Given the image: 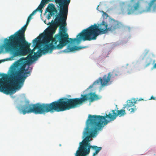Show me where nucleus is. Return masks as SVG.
Here are the masks:
<instances>
[{"mask_svg":"<svg viewBox=\"0 0 156 156\" xmlns=\"http://www.w3.org/2000/svg\"><path fill=\"white\" fill-rule=\"evenodd\" d=\"M53 22L52 20L51 27L45 32L43 38V49H39L36 52H34L36 49L35 45L40 41L41 38L39 36L33 40V43L35 46L31 50L30 48V44L26 42L25 37V32L29 23L27 21L25 25L9 36V39H5L4 44L0 46V54L4 48L6 51L10 53L13 57L24 56L28 54L26 58H22L16 62L15 67L11 71V76L22 74L28 62H32L33 60L40 57L41 53L45 54L48 52L51 53L53 50L61 49L70 42L68 35L66 42H61L60 40L55 39V36L62 31L60 28L61 24L58 26L52 25Z\"/></svg>","mask_w":156,"mask_h":156,"instance_id":"1","label":"nucleus"},{"mask_svg":"<svg viewBox=\"0 0 156 156\" xmlns=\"http://www.w3.org/2000/svg\"><path fill=\"white\" fill-rule=\"evenodd\" d=\"M80 98H63L50 103L42 104H26L21 107L23 114L34 113L42 114L48 112H60L69 110L82 105L87 100L92 102L98 98V96L94 93L81 94Z\"/></svg>","mask_w":156,"mask_h":156,"instance_id":"2","label":"nucleus"},{"mask_svg":"<svg viewBox=\"0 0 156 156\" xmlns=\"http://www.w3.org/2000/svg\"><path fill=\"white\" fill-rule=\"evenodd\" d=\"M12 67L10 70L9 76L6 74H3L2 78H0V91L8 95L15 93L16 90L20 89L23 86L26 78L30 75V71H28L29 68L28 65L27 68L25 69L23 73L21 74L11 76V71ZM1 74H0V76Z\"/></svg>","mask_w":156,"mask_h":156,"instance_id":"3","label":"nucleus"},{"mask_svg":"<svg viewBox=\"0 0 156 156\" xmlns=\"http://www.w3.org/2000/svg\"><path fill=\"white\" fill-rule=\"evenodd\" d=\"M88 126L86 128V131L84 132V136L86 137L82 142L80 143V145L78 150L76 151V156H79L80 152H83L85 154H89L90 152L91 146L90 145V139L93 137L97 134L98 131L101 129L104 125L108 124V121H101L96 115H89L88 119L87 120Z\"/></svg>","mask_w":156,"mask_h":156,"instance_id":"4","label":"nucleus"},{"mask_svg":"<svg viewBox=\"0 0 156 156\" xmlns=\"http://www.w3.org/2000/svg\"><path fill=\"white\" fill-rule=\"evenodd\" d=\"M118 23H114L108 28V25L104 21H103L98 25L94 24L83 30L76 36V38L73 39L69 37L68 40L77 44L80 43L82 40L85 41L95 40L100 35L106 34L108 31L114 30L118 27Z\"/></svg>","mask_w":156,"mask_h":156,"instance_id":"5","label":"nucleus"},{"mask_svg":"<svg viewBox=\"0 0 156 156\" xmlns=\"http://www.w3.org/2000/svg\"><path fill=\"white\" fill-rule=\"evenodd\" d=\"M56 4L59 6V12L55 16V22H53L52 25L58 26L61 24L60 28L62 30L58 35L55 36V39L60 40V42H66L68 38V34L66 32L65 27L66 25V21L67 18L68 6L70 0H55Z\"/></svg>","mask_w":156,"mask_h":156,"instance_id":"6","label":"nucleus"},{"mask_svg":"<svg viewBox=\"0 0 156 156\" xmlns=\"http://www.w3.org/2000/svg\"><path fill=\"white\" fill-rule=\"evenodd\" d=\"M115 111V110H112V113H109L108 115L106 114L104 116L97 115V116L101 121L105 122L107 121L108 123L110 121L114 120L118 116L119 117L123 116L126 114L125 110L123 109L117 110L116 111L117 113H116Z\"/></svg>","mask_w":156,"mask_h":156,"instance_id":"7","label":"nucleus"},{"mask_svg":"<svg viewBox=\"0 0 156 156\" xmlns=\"http://www.w3.org/2000/svg\"><path fill=\"white\" fill-rule=\"evenodd\" d=\"M119 74L120 73L117 70H114L112 72L108 73L107 75H104L103 78L99 77L98 80H97L92 85H91L89 87V88H92L93 85L98 84L100 82L102 86H105L110 81L112 78L118 76Z\"/></svg>","mask_w":156,"mask_h":156,"instance_id":"8","label":"nucleus"},{"mask_svg":"<svg viewBox=\"0 0 156 156\" xmlns=\"http://www.w3.org/2000/svg\"><path fill=\"white\" fill-rule=\"evenodd\" d=\"M143 0H139L133 6L130 5H128L126 10L127 14L129 15L133 14L135 11H138L140 8V3Z\"/></svg>","mask_w":156,"mask_h":156,"instance_id":"9","label":"nucleus"},{"mask_svg":"<svg viewBox=\"0 0 156 156\" xmlns=\"http://www.w3.org/2000/svg\"><path fill=\"white\" fill-rule=\"evenodd\" d=\"M133 100V101L130 100L128 101L126 106L123 108H126L127 110L130 111L131 113H134L136 110V106H134L133 108H131L132 106H134L136 103L135 99H134Z\"/></svg>","mask_w":156,"mask_h":156,"instance_id":"10","label":"nucleus"},{"mask_svg":"<svg viewBox=\"0 0 156 156\" xmlns=\"http://www.w3.org/2000/svg\"><path fill=\"white\" fill-rule=\"evenodd\" d=\"M154 5L153 11H155L156 9V0H151L148 6L146 7V9L143 10L142 12H148L151 11L152 5Z\"/></svg>","mask_w":156,"mask_h":156,"instance_id":"11","label":"nucleus"},{"mask_svg":"<svg viewBox=\"0 0 156 156\" xmlns=\"http://www.w3.org/2000/svg\"><path fill=\"white\" fill-rule=\"evenodd\" d=\"M50 12L51 16H52L57 12V11L55 8V5L52 4L48 5L45 11V12Z\"/></svg>","mask_w":156,"mask_h":156,"instance_id":"12","label":"nucleus"},{"mask_svg":"<svg viewBox=\"0 0 156 156\" xmlns=\"http://www.w3.org/2000/svg\"><path fill=\"white\" fill-rule=\"evenodd\" d=\"M78 49V47L76 46L70 47L69 46H68L67 48L66 49L64 50L63 52L66 53L69 52L70 51H73L76 50Z\"/></svg>","mask_w":156,"mask_h":156,"instance_id":"13","label":"nucleus"},{"mask_svg":"<svg viewBox=\"0 0 156 156\" xmlns=\"http://www.w3.org/2000/svg\"><path fill=\"white\" fill-rule=\"evenodd\" d=\"M44 7L43 6L41 5H40L39 6H38L37 8L35 10H34L33 12H34V13H35L36 12L39 11L41 12H42V9Z\"/></svg>","mask_w":156,"mask_h":156,"instance_id":"14","label":"nucleus"},{"mask_svg":"<svg viewBox=\"0 0 156 156\" xmlns=\"http://www.w3.org/2000/svg\"><path fill=\"white\" fill-rule=\"evenodd\" d=\"M92 149H94L96 150V151H97L98 153L99 151L101 149V147H98L97 146H91V147Z\"/></svg>","mask_w":156,"mask_h":156,"instance_id":"15","label":"nucleus"},{"mask_svg":"<svg viewBox=\"0 0 156 156\" xmlns=\"http://www.w3.org/2000/svg\"><path fill=\"white\" fill-rule=\"evenodd\" d=\"M152 62H153V63H154L155 62V60H154L153 61L151 59H150L148 62H147L146 66H145V67H147L149 66L151 64Z\"/></svg>","mask_w":156,"mask_h":156,"instance_id":"16","label":"nucleus"},{"mask_svg":"<svg viewBox=\"0 0 156 156\" xmlns=\"http://www.w3.org/2000/svg\"><path fill=\"white\" fill-rule=\"evenodd\" d=\"M34 14L35 13H34V12H32L28 16L27 21L29 22L31 19V16H33Z\"/></svg>","mask_w":156,"mask_h":156,"instance_id":"17","label":"nucleus"},{"mask_svg":"<svg viewBox=\"0 0 156 156\" xmlns=\"http://www.w3.org/2000/svg\"><path fill=\"white\" fill-rule=\"evenodd\" d=\"M101 12H102L103 13L102 16H103V17L104 18H105L106 19L108 16V14L103 11H101Z\"/></svg>","mask_w":156,"mask_h":156,"instance_id":"18","label":"nucleus"},{"mask_svg":"<svg viewBox=\"0 0 156 156\" xmlns=\"http://www.w3.org/2000/svg\"><path fill=\"white\" fill-rule=\"evenodd\" d=\"M79 154V156H85V155L87 154H85V152H80ZM76 155L77 154L76 152L75 156H76Z\"/></svg>","mask_w":156,"mask_h":156,"instance_id":"19","label":"nucleus"},{"mask_svg":"<svg viewBox=\"0 0 156 156\" xmlns=\"http://www.w3.org/2000/svg\"><path fill=\"white\" fill-rule=\"evenodd\" d=\"M152 99H153V100H156V99H155V98L153 96H152L151 97L150 99H149V100H152Z\"/></svg>","mask_w":156,"mask_h":156,"instance_id":"20","label":"nucleus"},{"mask_svg":"<svg viewBox=\"0 0 156 156\" xmlns=\"http://www.w3.org/2000/svg\"><path fill=\"white\" fill-rule=\"evenodd\" d=\"M98 153L96 151H95L94 153L93 154V156L95 155L96 154H97Z\"/></svg>","mask_w":156,"mask_h":156,"instance_id":"21","label":"nucleus"},{"mask_svg":"<svg viewBox=\"0 0 156 156\" xmlns=\"http://www.w3.org/2000/svg\"><path fill=\"white\" fill-rule=\"evenodd\" d=\"M51 16L50 14V15H48V16L47 19L48 20H49V19H50L51 18Z\"/></svg>","mask_w":156,"mask_h":156,"instance_id":"22","label":"nucleus"},{"mask_svg":"<svg viewBox=\"0 0 156 156\" xmlns=\"http://www.w3.org/2000/svg\"><path fill=\"white\" fill-rule=\"evenodd\" d=\"M153 68L154 69H155L156 68V63H155L154 66H153Z\"/></svg>","mask_w":156,"mask_h":156,"instance_id":"23","label":"nucleus"},{"mask_svg":"<svg viewBox=\"0 0 156 156\" xmlns=\"http://www.w3.org/2000/svg\"><path fill=\"white\" fill-rule=\"evenodd\" d=\"M122 12L123 13H126V11H125V10H124V9H123L122 10Z\"/></svg>","mask_w":156,"mask_h":156,"instance_id":"24","label":"nucleus"},{"mask_svg":"<svg viewBox=\"0 0 156 156\" xmlns=\"http://www.w3.org/2000/svg\"><path fill=\"white\" fill-rule=\"evenodd\" d=\"M136 1V0H130V2H135Z\"/></svg>","mask_w":156,"mask_h":156,"instance_id":"25","label":"nucleus"},{"mask_svg":"<svg viewBox=\"0 0 156 156\" xmlns=\"http://www.w3.org/2000/svg\"><path fill=\"white\" fill-rule=\"evenodd\" d=\"M99 5H98V7H97V9L98 10V7H99Z\"/></svg>","mask_w":156,"mask_h":156,"instance_id":"26","label":"nucleus"},{"mask_svg":"<svg viewBox=\"0 0 156 156\" xmlns=\"http://www.w3.org/2000/svg\"><path fill=\"white\" fill-rule=\"evenodd\" d=\"M143 100V99L141 98V99H139V101H141V100Z\"/></svg>","mask_w":156,"mask_h":156,"instance_id":"27","label":"nucleus"},{"mask_svg":"<svg viewBox=\"0 0 156 156\" xmlns=\"http://www.w3.org/2000/svg\"><path fill=\"white\" fill-rule=\"evenodd\" d=\"M1 61H0V63H1Z\"/></svg>","mask_w":156,"mask_h":156,"instance_id":"28","label":"nucleus"}]
</instances>
